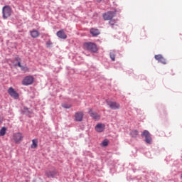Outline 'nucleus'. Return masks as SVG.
Here are the masks:
<instances>
[{
  "mask_svg": "<svg viewBox=\"0 0 182 182\" xmlns=\"http://www.w3.org/2000/svg\"><path fill=\"white\" fill-rule=\"evenodd\" d=\"M83 49L85 50H90V52H93L94 53H96L98 50L96 43L92 42L84 43Z\"/></svg>",
  "mask_w": 182,
  "mask_h": 182,
  "instance_id": "nucleus-1",
  "label": "nucleus"
},
{
  "mask_svg": "<svg viewBox=\"0 0 182 182\" xmlns=\"http://www.w3.org/2000/svg\"><path fill=\"white\" fill-rule=\"evenodd\" d=\"M2 14L4 19H6L12 15V9H11V6H5L3 7Z\"/></svg>",
  "mask_w": 182,
  "mask_h": 182,
  "instance_id": "nucleus-2",
  "label": "nucleus"
},
{
  "mask_svg": "<svg viewBox=\"0 0 182 182\" xmlns=\"http://www.w3.org/2000/svg\"><path fill=\"white\" fill-rule=\"evenodd\" d=\"M106 103L109 107L112 109V110H118L120 109V104L117 102L106 100Z\"/></svg>",
  "mask_w": 182,
  "mask_h": 182,
  "instance_id": "nucleus-3",
  "label": "nucleus"
},
{
  "mask_svg": "<svg viewBox=\"0 0 182 182\" xmlns=\"http://www.w3.org/2000/svg\"><path fill=\"white\" fill-rule=\"evenodd\" d=\"M116 15V11H107L103 14L104 21H112Z\"/></svg>",
  "mask_w": 182,
  "mask_h": 182,
  "instance_id": "nucleus-4",
  "label": "nucleus"
},
{
  "mask_svg": "<svg viewBox=\"0 0 182 182\" xmlns=\"http://www.w3.org/2000/svg\"><path fill=\"white\" fill-rule=\"evenodd\" d=\"M7 92L11 96V97H13V99H15V100L19 99V94L15 90V89H14V87H10Z\"/></svg>",
  "mask_w": 182,
  "mask_h": 182,
  "instance_id": "nucleus-5",
  "label": "nucleus"
},
{
  "mask_svg": "<svg viewBox=\"0 0 182 182\" xmlns=\"http://www.w3.org/2000/svg\"><path fill=\"white\" fill-rule=\"evenodd\" d=\"M142 137H145V141L148 144H151V135L147 130H144L141 134Z\"/></svg>",
  "mask_w": 182,
  "mask_h": 182,
  "instance_id": "nucleus-6",
  "label": "nucleus"
},
{
  "mask_svg": "<svg viewBox=\"0 0 182 182\" xmlns=\"http://www.w3.org/2000/svg\"><path fill=\"white\" fill-rule=\"evenodd\" d=\"M33 83V77L31 75L26 76L22 81V85L24 86H29Z\"/></svg>",
  "mask_w": 182,
  "mask_h": 182,
  "instance_id": "nucleus-7",
  "label": "nucleus"
},
{
  "mask_svg": "<svg viewBox=\"0 0 182 182\" xmlns=\"http://www.w3.org/2000/svg\"><path fill=\"white\" fill-rule=\"evenodd\" d=\"M23 139V136L21 132L16 133L13 136V140H14L15 143H21Z\"/></svg>",
  "mask_w": 182,
  "mask_h": 182,
  "instance_id": "nucleus-8",
  "label": "nucleus"
},
{
  "mask_svg": "<svg viewBox=\"0 0 182 182\" xmlns=\"http://www.w3.org/2000/svg\"><path fill=\"white\" fill-rule=\"evenodd\" d=\"M88 113L90 117H92V119H93L94 120H100V114L93 111V109H90Z\"/></svg>",
  "mask_w": 182,
  "mask_h": 182,
  "instance_id": "nucleus-9",
  "label": "nucleus"
},
{
  "mask_svg": "<svg viewBox=\"0 0 182 182\" xmlns=\"http://www.w3.org/2000/svg\"><path fill=\"white\" fill-rule=\"evenodd\" d=\"M46 176L48 178H54V177L55 176H58V171H56V169L54 170H49V171H46Z\"/></svg>",
  "mask_w": 182,
  "mask_h": 182,
  "instance_id": "nucleus-10",
  "label": "nucleus"
},
{
  "mask_svg": "<svg viewBox=\"0 0 182 182\" xmlns=\"http://www.w3.org/2000/svg\"><path fill=\"white\" fill-rule=\"evenodd\" d=\"M156 60H158V62H160L161 63H163V65L167 64V60L163 57L161 54L156 55H155Z\"/></svg>",
  "mask_w": 182,
  "mask_h": 182,
  "instance_id": "nucleus-11",
  "label": "nucleus"
},
{
  "mask_svg": "<svg viewBox=\"0 0 182 182\" xmlns=\"http://www.w3.org/2000/svg\"><path fill=\"white\" fill-rule=\"evenodd\" d=\"M83 120V112H77L75 114V121L82 122Z\"/></svg>",
  "mask_w": 182,
  "mask_h": 182,
  "instance_id": "nucleus-12",
  "label": "nucleus"
},
{
  "mask_svg": "<svg viewBox=\"0 0 182 182\" xmlns=\"http://www.w3.org/2000/svg\"><path fill=\"white\" fill-rule=\"evenodd\" d=\"M57 36L60 38V39H66L68 38V35L65 33V30L62 29L57 32Z\"/></svg>",
  "mask_w": 182,
  "mask_h": 182,
  "instance_id": "nucleus-13",
  "label": "nucleus"
},
{
  "mask_svg": "<svg viewBox=\"0 0 182 182\" xmlns=\"http://www.w3.org/2000/svg\"><path fill=\"white\" fill-rule=\"evenodd\" d=\"M95 130L98 133H102L105 130V124H98L95 126Z\"/></svg>",
  "mask_w": 182,
  "mask_h": 182,
  "instance_id": "nucleus-14",
  "label": "nucleus"
},
{
  "mask_svg": "<svg viewBox=\"0 0 182 182\" xmlns=\"http://www.w3.org/2000/svg\"><path fill=\"white\" fill-rule=\"evenodd\" d=\"M30 35L31 38H39V36L41 35V33H39V31L33 29L30 31Z\"/></svg>",
  "mask_w": 182,
  "mask_h": 182,
  "instance_id": "nucleus-15",
  "label": "nucleus"
},
{
  "mask_svg": "<svg viewBox=\"0 0 182 182\" xmlns=\"http://www.w3.org/2000/svg\"><path fill=\"white\" fill-rule=\"evenodd\" d=\"M90 32L92 36H97V35H100V31H99V29L97 28H91Z\"/></svg>",
  "mask_w": 182,
  "mask_h": 182,
  "instance_id": "nucleus-16",
  "label": "nucleus"
},
{
  "mask_svg": "<svg viewBox=\"0 0 182 182\" xmlns=\"http://www.w3.org/2000/svg\"><path fill=\"white\" fill-rule=\"evenodd\" d=\"M18 68H21V70L23 72H28L29 70V68H28L26 66H23L21 64V62H18Z\"/></svg>",
  "mask_w": 182,
  "mask_h": 182,
  "instance_id": "nucleus-17",
  "label": "nucleus"
},
{
  "mask_svg": "<svg viewBox=\"0 0 182 182\" xmlns=\"http://www.w3.org/2000/svg\"><path fill=\"white\" fill-rule=\"evenodd\" d=\"M109 56H110V58L112 59V62H114V60H116V52L114 51H111L110 53H109Z\"/></svg>",
  "mask_w": 182,
  "mask_h": 182,
  "instance_id": "nucleus-18",
  "label": "nucleus"
},
{
  "mask_svg": "<svg viewBox=\"0 0 182 182\" xmlns=\"http://www.w3.org/2000/svg\"><path fill=\"white\" fill-rule=\"evenodd\" d=\"M36 147H38V139H33L31 149H36Z\"/></svg>",
  "mask_w": 182,
  "mask_h": 182,
  "instance_id": "nucleus-19",
  "label": "nucleus"
},
{
  "mask_svg": "<svg viewBox=\"0 0 182 182\" xmlns=\"http://www.w3.org/2000/svg\"><path fill=\"white\" fill-rule=\"evenodd\" d=\"M130 135L132 136V137H137V136H139V131L137 130H133L131 132Z\"/></svg>",
  "mask_w": 182,
  "mask_h": 182,
  "instance_id": "nucleus-20",
  "label": "nucleus"
},
{
  "mask_svg": "<svg viewBox=\"0 0 182 182\" xmlns=\"http://www.w3.org/2000/svg\"><path fill=\"white\" fill-rule=\"evenodd\" d=\"M6 134V127H3L0 130V136H5Z\"/></svg>",
  "mask_w": 182,
  "mask_h": 182,
  "instance_id": "nucleus-21",
  "label": "nucleus"
},
{
  "mask_svg": "<svg viewBox=\"0 0 182 182\" xmlns=\"http://www.w3.org/2000/svg\"><path fill=\"white\" fill-rule=\"evenodd\" d=\"M101 145H102L103 147H107V146H109V140L105 139V140L102 142Z\"/></svg>",
  "mask_w": 182,
  "mask_h": 182,
  "instance_id": "nucleus-22",
  "label": "nucleus"
},
{
  "mask_svg": "<svg viewBox=\"0 0 182 182\" xmlns=\"http://www.w3.org/2000/svg\"><path fill=\"white\" fill-rule=\"evenodd\" d=\"M62 107H63L64 109H70V107H72V105L64 103V104H62Z\"/></svg>",
  "mask_w": 182,
  "mask_h": 182,
  "instance_id": "nucleus-23",
  "label": "nucleus"
},
{
  "mask_svg": "<svg viewBox=\"0 0 182 182\" xmlns=\"http://www.w3.org/2000/svg\"><path fill=\"white\" fill-rule=\"evenodd\" d=\"M52 45H53L52 41H50V40L46 42L47 48H51Z\"/></svg>",
  "mask_w": 182,
  "mask_h": 182,
  "instance_id": "nucleus-24",
  "label": "nucleus"
},
{
  "mask_svg": "<svg viewBox=\"0 0 182 182\" xmlns=\"http://www.w3.org/2000/svg\"><path fill=\"white\" fill-rule=\"evenodd\" d=\"M15 60H16V62H18V63H19V62H21V58H19V57H16V58H15Z\"/></svg>",
  "mask_w": 182,
  "mask_h": 182,
  "instance_id": "nucleus-25",
  "label": "nucleus"
},
{
  "mask_svg": "<svg viewBox=\"0 0 182 182\" xmlns=\"http://www.w3.org/2000/svg\"><path fill=\"white\" fill-rule=\"evenodd\" d=\"M109 25H114V21H109Z\"/></svg>",
  "mask_w": 182,
  "mask_h": 182,
  "instance_id": "nucleus-26",
  "label": "nucleus"
},
{
  "mask_svg": "<svg viewBox=\"0 0 182 182\" xmlns=\"http://www.w3.org/2000/svg\"><path fill=\"white\" fill-rule=\"evenodd\" d=\"M97 2H102V0H97Z\"/></svg>",
  "mask_w": 182,
  "mask_h": 182,
  "instance_id": "nucleus-27",
  "label": "nucleus"
},
{
  "mask_svg": "<svg viewBox=\"0 0 182 182\" xmlns=\"http://www.w3.org/2000/svg\"><path fill=\"white\" fill-rule=\"evenodd\" d=\"M2 123V119H0V124Z\"/></svg>",
  "mask_w": 182,
  "mask_h": 182,
  "instance_id": "nucleus-28",
  "label": "nucleus"
},
{
  "mask_svg": "<svg viewBox=\"0 0 182 182\" xmlns=\"http://www.w3.org/2000/svg\"><path fill=\"white\" fill-rule=\"evenodd\" d=\"M181 178H182V174L181 175Z\"/></svg>",
  "mask_w": 182,
  "mask_h": 182,
  "instance_id": "nucleus-29",
  "label": "nucleus"
}]
</instances>
